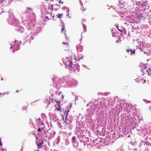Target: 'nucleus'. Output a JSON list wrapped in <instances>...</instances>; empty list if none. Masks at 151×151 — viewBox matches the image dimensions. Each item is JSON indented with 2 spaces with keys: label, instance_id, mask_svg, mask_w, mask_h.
Returning a JSON list of instances; mask_svg holds the SVG:
<instances>
[{
  "label": "nucleus",
  "instance_id": "obj_1",
  "mask_svg": "<svg viewBox=\"0 0 151 151\" xmlns=\"http://www.w3.org/2000/svg\"><path fill=\"white\" fill-rule=\"evenodd\" d=\"M64 78H59L58 79V83L60 84H63L64 83Z\"/></svg>",
  "mask_w": 151,
  "mask_h": 151
},
{
  "label": "nucleus",
  "instance_id": "obj_2",
  "mask_svg": "<svg viewBox=\"0 0 151 151\" xmlns=\"http://www.w3.org/2000/svg\"><path fill=\"white\" fill-rule=\"evenodd\" d=\"M69 68L70 67L71 70H75L74 68V65L72 63V62H71L70 65H68Z\"/></svg>",
  "mask_w": 151,
  "mask_h": 151
},
{
  "label": "nucleus",
  "instance_id": "obj_3",
  "mask_svg": "<svg viewBox=\"0 0 151 151\" xmlns=\"http://www.w3.org/2000/svg\"><path fill=\"white\" fill-rule=\"evenodd\" d=\"M53 81L56 83H58V78L56 76H54L52 78Z\"/></svg>",
  "mask_w": 151,
  "mask_h": 151
},
{
  "label": "nucleus",
  "instance_id": "obj_4",
  "mask_svg": "<svg viewBox=\"0 0 151 151\" xmlns=\"http://www.w3.org/2000/svg\"><path fill=\"white\" fill-rule=\"evenodd\" d=\"M43 142L42 141L40 142L39 143H37V144L38 146V148L40 149V148L42 147V145L43 144Z\"/></svg>",
  "mask_w": 151,
  "mask_h": 151
},
{
  "label": "nucleus",
  "instance_id": "obj_5",
  "mask_svg": "<svg viewBox=\"0 0 151 151\" xmlns=\"http://www.w3.org/2000/svg\"><path fill=\"white\" fill-rule=\"evenodd\" d=\"M69 111H70V110L69 109H68L67 110V113L66 114V116H65L66 123H67V124H68L70 123V122H68L66 120V118H67V116L68 114V112H69Z\"/></svg>",
  "mask_w": 151,
  "mask_h": 151
},
{
  "label": "nucleus",
  "instance_id": "obj_6",
  "mask_svg": "<svg viewBox=\"0 0 151 151\" xmlns=\"http://www.w3.org/2000/svg\"><path fill=\"white\" fill-rule=\"evenodd\" d=\"M48 15L46 16L45 18L46 19H48V20L50 19L52 17V15L51 14H50L49 13H48Z\"/></svg>",
  "mask_w": 151,
  "mask_h": 151
},
{
  "label": "nucleus",
  "instance_id": "obj_7",
  "mask_svg": "<svg viewBox=\"0 0 151 151\" xmlns=\"http://www.w3.org/2000/svg\"><path fill=\"white\" fill-rule=\"evenodd\" d=\"M62 108L60 107V106H58V108H57L55 109V110H57V111H60V112L62 111Z\"/></svg>",
  "mask_w": 151,
  "mask_h": 151
},
{
  "label": "nucleus",
  "instance_id": "obj_8",
  "mask_svg": "<svg viewBox=\"0 0 151 151\" xmlns=\"http://www.w3.org/2000/svg\"><path fill=\"white\" fill-rule=\"evenodd\" d=\"M65 32V27L64 25H63L62 26V28L61 29V32L63 33Z\"/></svg>",
  "mask_w": 151,
  "mask_h": 151
},
{
  "label": "nucleus",
  "instance_id": "obj_9",
  "mask_svg": "<svg viewBox=\"0 0 151 151\" xmlns=\"http://www.w3.org/2000/svg\"><path fill=\"white\" fill-rule=\"evenodd\" d=\"M149 70H146L147 71L148 73V74L149 75H150V74H151V68H148Z\"/></svg>",
  "mask_w": 151,
  "mask_h": 151
},
{
  "label": "nucleus",
  "instance_id": "obj_10",
  "mask_svg": "<svg viewBox=\"0 0 151 151\" xmlns=\"http://www.w3.org/2000/svg\"><path fill=\"white\" fill-rule=\"evenodd\" d=\"M72 139L73 142L74 143L76 142V141L75 137H73L72 138Z\"/></svg>",
  "mask_w": 151,
  "mask_h": 151
},
{
  "label": "nucleus",
  "instance_id": "obj_11",
  "mask_svg": "<svg viewBox=\"0 0 151 151\" xmlns=\"http://www.w3.org/2000/svg\"><path fill=\"white\" fill-rule=\"evenodd\" d=\"M54 101H55L57 103L58 106H60V101H57L55 99L54 100Z\"/></svg>",
  "mask_w": 151,
  "mask_h": 151
},
{
  "label": "nucleus",
  "instance_id": "obj_12",
  "mask_svg": "<svg viewBox=\"0 0 151 151\" xmlns=\"http://www.w3.org/2000/svg\"><path fill=\"white\" fill-rule=\"evenodd\" d=\"M135 50H134L133 51V50L131 49H130V52H131V55L132 54H134L135 52Z\"/></svg>",
  "mask_w": 151,
  "mask_h": 151
},
{
  "label": "nucleus",
  "instance_id": "obj_13",
  "mask_svg": "<svg viewBox=\"0 0 151 151\" xmlns=\"http://www.w3.org/2000/svg\"><path fill=\"white\" fill-rule=\"evenodd\" d=\"M27 106H24L22 107V109L23 110H26L27 109Z\"/></svg>",
  "mask_w": 151,
  "mask_h": 151
},
{
  "label": "nucleus",
  "instance_id": "obj_14",
  "mask_svg": "<svg viewBox=\"0 0 151 151\" xmlns=\"http://www.w3.org/2000/svg\"><path fill=\"white\" fill-rule=\"evenodd\" d=\"M63 14H58V15H57L58 16V17L59 18H61V16Z\"/></svg>",
  "mask_w": 151,
  "mask_h": 151
},
{
  "label": "nucleus",
  "instance_id": "obj_15",
  "mask_svg": "<svg viewBox=\"0 0 151 151\" xmlns=\"http://www.w3.org/2000/svg\"><path fill=\"white\" fill-rule=\"evenodd\" d=\"M1 145V146H2V142L1 139H0V146Z\"/></svg>",
  "mask_w": 151,
  "mask_h": 151
},
{
  "label": "nucleus",
  "instance_id": "obj_16",
  "mask_svg": "<svg viewBox=\"0 0 151 151\" xmlns=\"http://www.w3.org/2000/svg\"><path fill=\"white\" fill-rule=\"evenodd\" d=\"M37 131L38 132H40L41 131V129L40 128H39L37 129Z\"/></svg>",
  "mask_w": 151,
  "mask_h": 151
},
{
  "label": "nucleus",
  "instance_id": "obj_17",
  "mask_svg": "<svg viewBox=\"0 0 151 151\" xmlns=\"http://www.w3.org/2000/svg\"><path fill=\"white\" fill-rule=\"evenodd\" d=\"M130 52V49H127V52Z\"/></svg>",
  "mask_w": 151,
  "mask_h": 151
},
{
  "label": "nucleus",
  "instance_id": "obj_18",
  "mask_svg": "<svg viewBox=\"0 0 151 151\" xmlns=\"http://www.w3.org/2000/svg\"><path fill=\"white\" fill-rule=\"evenodd\" d=\"M5 150L6 151V149H3V148H2V151H5Z\"/></svg>",
  "mask_w": 151,
  "mask_h": 151
},
{
  "label": "nucleus",
  "instance_id": "obj_19",
  "mask_svg": "<svg viewBox=\"0 0 151 151\" xmlns=\"http://www.w3.org/2000/svg\"><path fill=\"white\" fill-rule=\"evenodd\" d=\"M50 99H50V97H48V99H47L48 100V99L50 100Z\"/></svg>",
  "mask_w": 151,
  "mask_h": 151
},
{
  "label": "nucleus",
  "instance_id": "obj_20",
  "mask_svg": "<svg viewBox=\"0 0 151 151\" xmlns=\"http://www.w3.org/2000/svg\"><path fill=\"white\" fill-rule=\"evenodd\" d=\"M38 120H39V121H40V120H41V119H40V118H38Z\"/></svg>",
  "mask_w": 151,
  "mask_h": 151
},
{
  "label": "nucleus",
  "instance_id": "obj_21",
  "mask_svg": "<svg viewBox=\"0 0 151 151\" xmlns=\"http://www.w3.org/2000/svg\"><path fill=\"white\" fill-rule=\"evenodd\" d=\"M119 3H121V0H119Z\"/></svg>",
  "mask_w": 151,
  "mask_h": 151
},
{
  "label": "nucleus",
  "instance_id": "obj_22",
  "mask_svg": "<svg viewBox=\"0 0 151 151\" xmlns=\"http://www.w3.org/2000/svg\"><path fill=\"white\" fill-rule=\"evenodd\" d=\"M118 42V40H117L116 41V43H117Z\"/></svg>",
  "mask_w": 151,
  "mask_h": 151
},
{
  "label": "nucleus",
  "instance_id": "obj_23",
  "mask_svg": "<svg viewBox=\"0 0 151 151\" xmlns=\"http://www.w3.org/2000/svg\"><path fill=\"white\" fill-rule=\"evenodd\" d=\"M146 82V80H145L144 81V83H145Z\"/></svg>",
  "mask_w": 151,
  "mask_h": 151
},
{
  "label": "nucleus",
  "instance_id": "obj_24",
  "mask_svg": "<svg viewBox=\"0 0 151 151\" xmlns=\"http://www.w3.org/2000/svg\"><path fill=\"white\" fill-rule=\"evenodd\" d=\"M118 29V30H119V31H120V32H122V31L121 30H120V29Z\"/></svg>",
  "mask_w": 151,
  "mask_h": 151
},
{
  "label": "nucleus",
  "instance_id": "obj_25",
  "mask_svg": "<svg viewBox=\"0 0 151 151\" xmlns=\"http://www.w3.org/2000/svg\"><path fill=\"white\" fill-rule=\"evenodd\" d=\"M17 92H19V91H18V90L17 91Z\"/></svg>",
  "mask_w": 151,
  "mask_h": 151
},
{
  "label": "nucleus",
  "instance_id": "obj_26",
  "mask_svg": "<svg viewBox=\"0 0 151 151\" xmlns=\"http://www.w3.org/2000/svg\"><path fill=\"white\" fill-rule=\"evenodd\" d=\"M59 3H60V2H61V1H59Z\"/></svg>",
  "mask_w": 151,
  "mask_h": 151
},
{
  "label": "nucleus",
  "instance_id": "obj_27",
  "mask_svg": "<svg viewBox=\"0 0 151 151\" xmlns=\"http://www.w3.org/2000/svg\"><path fill=\"white\" fill-rule=\"evenodd\" d=\"M3 94H6V93H4Z\"/></svg>",
  "mask_w": 151,
  "mask_h": 151
},
{
  "label": "nucleus",
  "instance_id": "obj_28",
  "mask_svg": "<svg viewBox=\"0 0 151 151\" xmlns=\"http://www.w3.org/2000/svg\"><path fill=\"white\" fill-rule=\"evenodd\" d=\"M149 102H150V103H151V101H149Z\"/></svg>",
  "mask_w": 151,
  "mask_h": 151
},
{
  "label": "nucleus",
  "instance_id": "obj_29",
  "mask_svg": "<svg viewBox=\"0 0 151 151\" xmlns=\"http://www.w3.org/2000/svg\"><path fill=\"white\" fill-rule=\"evenodd\" d=\"M61 4H63V2H61Z\"/></svg>",
  "mask_w": 151,
  "mask_h": 151
},
{
  "label": "nucleus",
  "instance_id": "obj_30",
  "mask_svg": "<svg viewBox=\"0 0 151 151\" xmlns=\"http://www.w3.org/2000/svg\"><path fill=\"white\" fill-rule=\"evenodd\" d=\"M50 104V102H49V103H48V104Z\"/></svg>",
  "mask_w": 151,
  "mask_h": 151
},
{
  "label": "nucleus",
  "instance_id": "obj_31",
  "mask_svg": "<svg viewBox=\"0 0 151 151\" xmlns=\"http://www.w3.org/2000/svg\"><path fill=\"white\" fill-rule=\"evenodd\" d=\"M28 9H30L29 7V8H28Z\"/></svg>",
  "mask_w": 151,
  "mask_h": 151
},
{
  "label": "nucleus",
  "instance_id": "obj_32",
  "mask_svg": "<svg viewBox=\"0 0 151 151\" xmlns=\"http://www.w3.org/2000/svg\"><path fill=\"white\" fill-rule=\"evenodd\" d=\"M51 100H52V101H53V99H51Z\"/></svg>",
  "mask_w": 151,
  "mask_h": 151
},
{
  "label": "nucleus",
  "instance_id": "obj_33",
  "mask_svg": "<svg viewBox=\"0 0 151 151\" xmlns=\"http://www.w3.org/2000/svg\"><path fill=\"white\" fill-rule=\"evenodd\" d=\"M16 41H16H16H15L14 42H16Z\"/></svg>",
  "mask_w": 151,
  "mask_h": 151
},
{
  "label": "nucleus",
  "instance_id": "obj_34",
  "mask_svg": "<svg viewBox=\"0 0 151 151\" xmlns=\"http://www.w3.org/2000/svg\"><path fill=\"white\" fill-rule=\"evenodd\" d=\"M6 94H8V93H6Z\"/></svg>",
  "mask_w": 151,
  "mask_h": 151
},
{
  "label": "nucleus",
  "instance_id": "obj_35",
  "mask_svg": "<svg viewBox=\"0 0 151 151\" xmlns=\"http://www.w3.org/2000/svg\"><path fill=\"white\" fill-rule=\"evenodd\" d=\"M37 151H39V150H37Z\"/></svg>",
  "mask_w": 151,
  "mask_h": 151
},
{
  "label": "nucleus",
  "instance_id": "obj_36",
  "mask_svg": "<svg viewBox=\"0 0 151 151\" xmlns=\"http://www.w3.org/2000/svg\"><path fill=\"white\" fill-rule=\"evenodd\" d=\"M146 1H147V0H146ZM147 2V1H146V2Z\"/></svg>",
  "mask_w": 151,
  "mask_h": 151
},
{
  "label": "nucleus",
  "instance_id": "obj_37",
  "mask_svg": "<svg viewBox=\"0 0 151 151\" xmlns=\"http://www.w3.org/2000/svg\"><path fill=\"white\" fill-rule=\"evenodd\" d=\"M5 151H6L5 150Z\"/></svg>",
  "mask_w": 151,
  "mask_h": 151
}]
</instances>
